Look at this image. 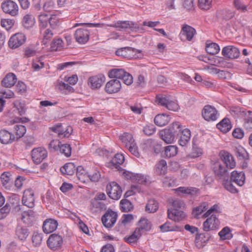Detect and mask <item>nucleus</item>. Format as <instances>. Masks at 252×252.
<instances>
[{"label":"nucleus","instance_id":"nucleus-22","mask_svg":"<svg viewBox=\"0 0 252 252\" xmlns=\"http://www.w3.org/2000/svg\"><path fill=\"white\" fill-rule=\"evenodd\" d=\"M231 184L232 185V182H234L239 186H242L245 181V173L241 171L238 172L237 171H233L231 173L230 180Z\"/></svg>","mask_w":252,"mask_h":252},{"label":"nucleus","instance_id":"nucleus-60","mask_svg":"<svg viewBox=\"0 0 252 252\" xmlns=\"http://www.w3.org/2000/svg\"><path fill=\"white\" fill-rule=\"evenodd\" d=\"M11 207L8 203H6L3 207L0 209V220L5 218L9 214Z\"/></svg>","mask_w":252,"mask_h":252},{"label":"nucleus","instance_id":"nucleus-4","mask_svg":"<svg viewBox=\"0 0 252 252\" xmlns=\"http://www.w3.org/2000/svg\"><path fill=\"white\" fill-rule=\"evenodd\" d=\"M202 116L204 119L207 122H214L218 119L219 113L214 106L207 105L202 110Z\"/></svg>","mask_w":252,"mask_h":252},{"label":"nucleus","instance_id":"nucleus-57","mask_svg":"<svg viewBox=\"0 0 252 252\" xmlns=\"http://www.w3.org/2000/svg\"><path fill=\"white\" fill-rule=\"evenodd\" d=\"M235 156L239 159H246L248 158V154L247 152L242 148H236L235 150Z\"/></svg>","mask_w":252,"mask_h":252},{"label":"nucleus","instance_id":"nucleus-55","mask_svg":"<svg viewBox=\"0 0 252 252\" xmlns=\"http://www.w3.org/2000/svg\"><path fill=\"white\" fill-rule=\"evenodd\" d=\"M195 188L191 187H180L175 189V192L179 195L182 194H190L194 191Z\"/></svg>","mask_w":252,"mask_h":252},{"label":"nucleus","instance_id":"nucleus-51","mask_svg":"<svg viewBox=\"0 0 252 252\" xmlns=\"http://www.w3.org/2000/svg\"><path fill=\"white\" fill-rule=\"evenodd\" d=\"M34 25L33 17L31 14L26 15L23 19V25L27 29L32 27Z\"/></svg>","mask_w":252,"mask_h":252},{"label":"nucleus","instance_id":"nucleus-17","mask_svg":"<svg viewBox=\"0 0 252 252\" xmlns=\"http://www.w3.org/2000/svg\"><path fill=\"white\" fill-rule=\"evenodd\" d=\"M125 161L124 156L121 154H117L108 163V166L112 169H116L119 171H122L123 169L120 167Z\"/></svg>","mask_w":252,"mask_h":252},{"label":"nucleus","instance_id":"nucleus-40","mask_svg":"<svg viewBox=\"0 0 252 252\" xmlns=\"http://www.w3.org/2000/svg\"><path fill=\"white\" fill-rule=\"evenodd\" d=\"M126 72L123 69L114 68L111 69L108 73V76L111 78L122 79L123 76L126 74Z\"/></svg>","mask_w":252,"mask_h":252},{"label":"nucleus","instance_id":"nucleus-19","mask_svg":"<svg viewBox=\"0 0 252 252\" xmlns=\"http://www.w3.org/2000/svg\"><path fill=\"white\" fill-rule=\"evenodd\" d=\"M135 52L140 53L141 51L132 47H126L118 49L116 51V54L118 56L130 59L133 57V54Z\"/></svg>","mask_w":252,"mask_h":252},{"label":"nucleus","instance_id":"nucleus-59","mask_svg":"<svg viewBox=\"0 0 252 252\" xmlns=\"http://www.w3.org/2000/svg\"><path fill=\"white\" fill-rule=\"evenodd\" d=\"M42 234L38 232H34L32 237V241L35 246H39L42 242Z\"/></svg>","mask_w":252,"mask_h":252},{"label":"nucleus","instance_id":"nucleus-38","mask_svg":"<svg viewBox=\"0 0 252 252\" xmlns=\"http://www.w3.org/2000/svg\"><path fill=\"white\" fill-rule=\"evenodd\" d=\"M65 47L64 41L61 38H55L51 43L52 51L61 50Z\"/></svg>","mask_w":252,"mask_h":252},{"label":"nucleus","instance_id":"nucleus-44","mask_svg":"<svg viewBox=\"0 0 252 252\" xmlns=\"http://www.w3.org/2000/svg\"><path fill=\"white\" fill-rule=\"evenodd\" d=\"M244 127L247 130L252 129V111L249 110V113L243 118Z\"/></svg>","mask_w":252,"mask_h":252},{"label":"nucleus","instance_id":"nucleus-15","mask_svg":"<svg viewBox=\"0 0 252 252\" xmlns=\"http://www.w3.org/2000/svg\"><path fill=\"white\" fill-rule=\"evenodd\" d=\"M121 88V83L117 79H112L108 81L105 87V92L109 94L118 92Z\"/></svg>","mask_w":252,"mask_h":252},{"label":"nucleus","instance_id":"nucleus-53","mask_svg":"<svg viewBox=\"0 0 252 252\" xmlns=\"http://www.w3.org/2000/svg\"><path fill=\"white\" fill-rule=\"evenodd\" d=\"M233 4L237 10L242 12L248 11V5L245 4L242 0H234Z\"/></svg>","mask_w":252,"mask_h":252},{"label":"nucleus","instance_id":"nucleus-27","mask_svg":"<svg viewBox=\"0 0 252 252\" xmlns=\"http://www.w3.org/2000/svg\"><path fill=\"white\" fill-rule=\"evenodd\" d=\"M160 137L166 143L170 144L173 143L175 138V136L170 131L168 128H165L159 132Z\"/></svg>","mask_w":252,"mask_h":252},{"label":"nucleus","instance_id":"nucleus-46","mask_svg":"<svg viewBox=\"0 0 252 252\" xmlns=\"http://www.w3.org/2000/svg\"><path fill=\"white\" fill-rule=\"evenodd\" d=\"M220 47L216 43L207 44L206 46V51L210 55H216L220 51Z\"/></svg>","mask_w":252,"mask_h":252},{"label":"nucleus","instance_id":"nucleus-47","mask_svg":"<svg viewBox=\"0 0 252 252\" xmlns=\"http://www.w3.org/2000/svg\"><path fill=\"white\" fill-rule=\"evenodd\" d=\"M26 132V128L24 126L17 124L14 126V132L16 136V139L17 140L24 136Z\"/></svg>","mask_w":252,"mask_h":252},{"label":"nucleus","instance_id":"nucleus-25","mask_svg":"<svg viewBox=\"0 0 252 252\" xmlns=\"http://www.w3.org/2000/svg\"><path fill=\"white\" fill-rule=\"evenodd\" d=\"M151 222L145 218H141L138 222V227L135 230V233H139L141 235L144 231H148L151 228Z\"/></svg>","mask_w":252,"mask_h":252},{"label":"nucleus","instance_id":"nucleus-18","mask_svg":"<svg viewBox=\"0 0 252 252\" xmlns=\"http://www.w3.org/2000/svg\"><path fill=\"white\" fill-rule=\"evenodd\" d=\"M221 160L223 162L227 168L233 169L236 166V162L233 157L227 152L220 153Z\"/></svg>","mask_w":252,"mask_h":252},{"label":"nucleus","instance_id":"nucleus-35","mask_svg":"<svg viewBox=\"0 0 252 252\" xmlns=\"http://www.w3.org/2000/svg\"><path fill=\"white\" fill-rule=\"evenodd\" d=\"M106 209L105 204L96 200L93 199L91 201V210L93 213L99 212Z\"/></svg>","mask_w":252,"mask_h":252},{"label":"nucleus","instance_id":"nucleus-5","mask_svg":"<svg viewBox=\"0 0 252 252\" xmlns=\"http://www.w3.org/2000/svg\"><path fill=\"white\" fill-rule=\"evenodd\" d=\"M106 192L109 197L113 200H118L122 193L121 187L115 182L109 183L106 186Z\"/></svg>","mask_w":252,"mask_h":252},{"label":"nucleus","instance_id":"nucleus-31","mask_svg":"<svg viewBox=\"0 0 252 252\" xmlns=\"http://www.w3.org/2000/svg\"><path fill=\"white\" fill-rule=\"evenodd\" d=\"M195 32L194 28L190 26L185 25L182 27L181 34L185 36L188 40L190 41L194 36Z\"/></svg>","mask_w":252,"mask_h":252},{"label":"nucleus","instance_id":"nucleus-58","mask_svg":"<svg viewBox=\"0 0 252 252\" xmlns=\"http://www.w3.org/2000/svg\"><path fill=\"white\" fill-rule=\"evenodd\" d=\"M56 8L55 2L52 0H48L44 3L43 9L44 11L50 12L55 10Z\"/></svg>","mask_w":252,"mask_h":252},{"label":"nucleus","instance_id":"nucleus-36","mask_svg":"<svg viewBox=\"0 0 252 252\" xmlns=\"http://www.w3.org/2000/svg\"><path fill=\"white\" fill-rule=\"evenodd\" d=\"M120 139L126 148L131 145V144L135 142L132 134L129 133H124L120 136Z\"/></svg>","mask_w":252,"mask_h":252},{"label":"nucleus","instance_id":"nucleus-34","mask_svg":"<svg viewBox=\"0 0 252 252\" xmlns=\"http://www.w3.org/2000/svg\"><path fill=\"white\" fill-rule=\"evenodd\" d=\"M60 171L63 175H72L75 172L76 166L73 163H67L60 168Z\"/></svg>","mask_w":252,"mask_h":252},{"label":"nucleus","instance_id":"nucleus-1","mask_svg":"<svg viewBox=\"0 0 252 252\" xmlns=\"http://www.w3.org/2000/svg\"><path fill=\"white\" fill-rule=\"evenodd\" d=\"M213 169L218 179L222 182V186L227 190L232 193L238 192V190L229 181V176L226 166L222 165L220 162H216L213 165Z\"/></svg>","mask_w":252,"mask_h":252},{"label":"nucleus","instance_id":"nucleus-2","mask_svg":"<svg viewBox=\"0 0 252 252\" xmlns=\"http://www.w3.org/2000/svg\"><path fill=\"white\" fill-rule=\"evenodd\" d=\"M156 101L158 104L166 107L169 110L177 111L179 109V106L176 101L171 100L169 97L165 95H157Z\"/></svg>","mask_w":252,"mask_h":252},{"label":"nucleus","instance_id":"nucleus-29","mask_svg":"<svg viewBox=\"0 0 252 252\" xmlns=\"http://www.w3.org/2000/svg\"><path fill=\"white\" fill-rule=\"evenodd\" d=\"M180 138L178 143L181 146H185L187 145L190 139L191 133L188 128H184L182 132L180 133Z\"/></svg>","mask_w":252,"mask_h":252},{"label":"nucleus","instance_id":"nucleus-6","mask_svg":"<svg viewBox=\"0 0 252 252\" xmlns=\"http://www.w3.org/2000/svg\"><path fill=\"white\" fill-rule=\"evenodd\" d=\"M118 214L111 209H108L101 218L103 225L107 228L112 227L117 220Z\"/></svg>","mask_w":252,"mask_h":252},{"label":"nucleus","instance_id":"nucleus-33","mask_svg":"<svg viewBox=\"0 0 252 252\" xmlns=\"http://www.w3.org/2000/svg\"><path fill=\"white\" fill-rule=\"evenodd\" d=\"M167 166L166 161L164 159L160 160L155 167V173L158 175H164L167 172Z\"/></svg>","mask_w":252,"mask_h":252},{"label":"nucleus","instance_id":"nucleus-32","mask_svg":"<svg viewBox=\"0 0 252 252\" xmlns=\"http://www.w3.org/2000/svg\"><path fill=\"white\" fill-rule=\"evenodd\" d=\"M169 115L163 113L157 115L154 119L155 124L159 126H163L166 125L170 121Z\"/></svg>","mask_w":252,"mask_h":252},{"label":"nucleus","instance_id":"nucleus-12","mask_svg":"<svg viewBox=\"0 0 252 252\" xmlns=\"http://www.w3.org/2000/svg\"><path fill=\"white\" fill-rule=\"evenodd\" d=\"M32 157L36 164H39L47 157V152L45 148L38 147L32 151Z\"/></svg>","mask_w":252,"mask_h":252},{"label":"nucleus","instance_id":"nucleus-54","mask_svg":"<svg viewBox=\"0 0 252 252\" xmlns=\"http://www.w3.org/2000/svg\"><path fill=\"white\" fill-rule=\"evenodd\" d=\"M207 208L208 203L207 202H203L199 206L193 208L192 213L194 216L197 217L206 211Z\"/></svg>","mask_w":252,"mask_h":252},{"label":"nucleus","instance_id":"nucleus-21","mask_svg":"<svg viewBox=\"0 0 252 252\" xmlns=\"http://www.w3.org/2000/svg\"><path fill=\"white\" fill-rule=\"evenodd\" d=\"M16 140L14 134L6 129L0 130V142L3 144L12 143Z\"/></svg>","mask_w":252,"mask_h":252},{"label":"nucleus","instance_id":"nucleus-41","mask_svg":"<svg viewBox=\"0 0 252 252\" xmlns=\"http://www.w3.org/2000/svg\"><path fill=\"white\" fill-rule=\"evenodd\" d=\"M159 228L161 231L162 232L171 231H178L180 230V227L176 225L175 224H172L168 221L160 225Z\"/></svg>","mask_w":252,"mask_h":252},{"label":"nucleus","instance_id":"nucleus-13","mask_svg":"<svg viewBox=\"0 0 252 252\" xmlns=\"http://www.w3.org/2000/svg\"><path fill=\"white\" fill-rule=\"evenodd\" d=\"M90 32L85 28L77 29L74 33L76 41L80 44H85L89 39Z\"/></svg>","mask_w":252,"mask_h":252},{"label":"nucleus","instance_id":"nucleus-61","mask_svg":"<svg viewBox=\"0 0 252 252\" xmlns=\"http://www.w3.org/2000/svg\"><path fill=\"white\" fill-rule=\"evenodd\" d=\"M15 23V20L10 19H3L1 20V25L5 28L6 30H9L12 28Z\"/></svg>","mask_w":252,"mask_h":252},{"label":"nucleus","instance_id":"nucleus-64","mask_svg":"<svg viewBox=\"0 0 252 252\" xmlns=\"http://www.w3.org/2000/svg\"><path fill=\"white\" fill-rule=\"evenodd\" d=\"M143 131L146 135L150 136L155 133L156 127L154 125H148L144 127Z\"/></svg>","mask_w":252,"mask_h":252},{"label":"nucleus","instance_id":"nucleus-56","mask_svg":"<svg viewBox=\"0 0 252 252\" xmlns=\"http://www.w3.org/2000/svg\"><path fill=\"white\" fill-rule=\"evenodd\" d=\"M39 26L42 28H46L49 23L50 17L46 14H41L38 17Z\"/></svg>","mask_w":252,"mask_h":252},{"label":"nucleus","instance_id":"nucleus-10","mask_svg":"<svg viewBox=\"0 0 252 252\" xmlns=\"http://www.w3.org/2000/svg\"><path fill=\"white\" fill-rule=\"evenodd\" d=\"M220 221L215 215H212L203 224V229L205 231L215 230L219 228Z\"/></svg>","mask_w":252,"mask_h":252},{"label":"nucleus","instance_id":"nucleus-24","mask_svg":"<svg viewBox=\"0 0 252 252\" xmlns=\"http://www.w3.org/2000/svg\"><path fill=\"white\" fill-rule=\"evenodd\" d=\"M105 77L103 75H97L90 77L88 79V85L93 89L99 88L104 81Z\"/></svg>","mask_w":252,"mask_h":252},{"label":"nucleus","instance_id":"nucleus-37","mask_svg":"<svg viewBox=\"0 0 252 252\" xmlns=\"http://www.w3.org/2000/svg\"><path fill=\"white\" fill-rule=\"evenodd\" d=\"M168 129L177 137L184 129L183 126L178 122L173 123L168 127Z\"/></svg>","mask_w":252,"mask_h":252},{"label":"nucleus","instance_id":"nucleus-45","mask_svg":"<svg viewBox=\"0 0 252 252\" xmlns=\"http://www.w3.org/2000/svg\"><path fill=\"white\" fill-rule=\"evenodd\" d=\"M178 153V148L176 146L169 145L165 148L164 155L167 158L173 157L177 155Z\"/></svg>","mask_w":252,"mask_h":252},{"label":"nucleus","instance_id":"nucleus-14","mask_svg":"<svg viewBox=\"0 0 252 252\" xmlns=\"http://www.w3.org/2000/svg\"><path fill=\"white\" fill-rule=\"evenodd\" d=\"M22 201L24 205L29 208H32L34 207V193L31 189H28L24 191Z\"/></svg>","mask_w":252,"mask_h":252},{"label":"nucleus","instance_id":"nucleus-23","mask_svg":"<svg viewBox=\"0 0 252 252\" xmlns=\"http://www.w3.org/2000/svg\"><path fill=\"white\" fill-rule=\"evenodd\" d=\"M229 112L235 119H243L249 113V111L242 107L233 106L230 108Z\"/></svg>","mask_w":252,"mask_h":252},{"label":"nucleus","instance_id":"nucleus-62","mask_svg":"<svg viewBox=\"0 0 252 252\" xmlns=\"http://www.w3.org/2000/svg\"><path fill=\"white\" fill-rule=\"evenodd\" d=\"M172 204L173 207V209L172 210L183 209L185 206L184 202L183 200L178 199L173 200Z\"/></svg>","mask_w":252,"mask_h":252},{"label":"nucleus","instance_id":"nucleus-20","mask_svg":"<svg viewBox=\"0 0 252 252\" xmlns=\"http://www.w3.org/2000/svg\"><path fill=\"white\" fill-rule=\"evenodd\" d=\"M58 222L53 219H47L43 223V231L47 234L53 232L56 230L58 227Z\"/></svg>","mask_w":252,"mask_h":252},{"label":"nucleus","instance_id":"nucleus-26","mask_svg":"<svg viewBox=\"0 0 252 252\" xmlns=\"http://www.w3.org/2000/svg\"><path fill=\"white\" fill-rule=\"evenodd\" d=\"M168 218L175 221H179L185 218L186 215L183 211L179 210H171L168 209L167 211Z\"/></svg>","mask_w":252,"mask_h":252},{"label":"nucleus","instance_id":"nucleus-52","mask_svg":"<svg viewBox=\"0 0 252 252\" xmlns=\"http://www.w3.org/2000/svg\"><path fill=\"white\" fill-rule=\"evenodd\" d=\"M219 235L221 240L230 239L232 237V235L230 234V229L229 227H224L219 233Z\"/></svg>","mask_w":252,"mask_h":252},{"label":"nucleus","instance_id":"nucleus-16","mask_svg":"<svg viewBox=\"0 0 252 252\" xmlns=\"http://www.w3.org/2000/svg\"><path fill=\"white\" fill-rule=\"evenodd\" d=\"M221 53L224 57L231 59L238 58L240 54L239 49L233 46L224 47Z\"/></svg>","mask_w":252,"mask_h":252},{"label":"nucleus","instance_id":"nucleus-43","mask_svg":"<svg viewBox=\"0 0 252 252\" xmlns=\"http://www.w3.org/2000/svg\"><path fill=\"white\" fill-rule=\"evenodd\" d=\"M158 208V203L155 199H150L148 201L145 210L149 213H155Z\"/></svg>","mask_w":252,"mask_h":252},{"label":"nucleus","instance_id":"nucleus-30","mask_svg":"<svg viewBox=\"0 0 252 252\" xmlns=\"http://www.w3.org/2000/svg\"><path fill=\"white\" fill-rule=\"evenodd\" d=\"M17 81L16 75L12 73L7 74L1 81L2 86L10 88L14 85Z\"/></svg>","mask_w":252,"mask_h":252},{"label":"nucleus","instance_id":"nucleus-11","mask_svg":"<svg viewBox=\"0 0 252 252\" xmlns=\"http://www.w3.org/2000/svg\"><path fill=\"white\" fill-rule=\"evenodd\" d=\"M51 130L58 134V137L60 139L68 137L72 132V128L71 126H68L66 128H62V124L59 123L54 126L50 128Z\"/></svg>","mask_w":252,"mask_h":252},{"label":"nucleus","instance_id":"nucleus-3","mask_svg":"<svg viewBox=\"0 0 252 252\" xmlns=\"http://www.w3.org/2000/svg\"><path fill=\"white\" fill-rule=\"evenodd\" d=\"M108 26L115 28L119 31H126L129 29L131 31H136L139 27L137 24L130 21H118Z\"/></svg>","mask_w":252,"mask_h":252},{"label":"nucleus","instance_id":"nucleus-50","mask_svg":"<svg viewBox=\"0 0 252 252\" xmlns=\"http://www.w3.org/2000/svg\"><path fill=\"white\" fill-rule=\"evenodd\" d=\"M10 173L9 172H4L0 176V180L1 184L6 189H8L10 187Z\"/></svg>","mask_w":252,"mask_h":252},{"label":"nucleus","instance_id":"nucleus-9","mask_svg":"<svg viewBox=\"0 0 252 252\" xmlns=\"http://www.w3.org/2000/svg\"><path fill=\"white\" fill-rule=\"evenodd\" d=\"M3 11L12 16H15L18 14V6L17 3L11 0L3 1L1 5Z\"/></svg>","mask_w":252,"mask_h":252},{"label":"nucleus","instance_id":"nucleus-8","mask_svg":"<svg viewBox=\"0 0 252 252\" xmlns=\"http://www.w3.org/2000/svg\"><path fill=\"white\" fill-rule=\"evenodd\" d=\"M26 40V35L21 32H18L13 35L8 41L10 48L17 49L25 43Z\"/></svg>","mask_w":252,"mask_h":252},{"label":"nucleus","instance_id":"nucleus-28","mask_svg":"<svg viewBox=\"0 0 252 252\" xmlns=\"http://www.w3.org/2000/svg\"><path fill=\"white\" fill-rule=\"evenodd\" d=\"M217 127L221 132L226 133L232 128V124L229 119L224 118L217 126Z\"/></svg>","mask_w":252,"mask_h":252},{"label":"nucleus","instance_id":"nucleus-63","mask_svg":"<svg viewBox=\"0 0 252 252\" xmlns=\"http://www.w3.org/2000/svg\"><path fill=\"white\" fill-rule=\"evenodd\" d=\"M212 0H198L199 7L205 10L209 9L212 4Z\"/></svg>","mask_w":252,"mask_h":252},{"label":"nucleus","instance_id":"nucleus-42","mask_svg":"<svg viewBox=\"0 0 252 252\" xmlns=\"http://www.w3.org/2000/svg\"><path fill=\"white\" fill-rule=\"evenodd\" d=\"M16 235L21 240H25L29 235L28 229L21 225H18L15 231Z\"/></svg>","mask_w":252,"mask_h":252},{"label":"nucleus","instance_id":"nucleus-49","mask_svg":"<svg viewBox=\"0 0 252 252\" xmlns=\"http://www.w3.org/2000/svg\"><path fill=\"white\" fill-rule=\"evenodd\" d=\"M121 210L123 212H128L133 209L132 203L127 199H122L120 201Z\"/></svg>","mask_w":252,"mask_h":252},{"label":"nucleus","instance_id":"nucleus-7","mask_svg":"<svg viewBox=\"0 0 252 252\" xmlns=\"http://www.w3.org/2000/svg\"><path fill=\"white\" fill-rule=\"evenodd\" d=\"M63 243L62 236L56 234H52L49 237L47 244L50 249L53 251L61 249Z\"/></svg>","mask_w":252,"mask_h":252},{"label":"nucleus","instance_id":"nucleus-48","mask_svg":"<svg viewBox=\"0 0 252 252\" xmlns=\"http://www.w3.org/2000/svg\"><path fill=\"white\" fill-rule=\"evenodd\" d=\"M87 173L90 180L94 182H98L101 176L99 171L95 168L92 169Z\"/></svg>","mask_w":252,"mask_h":252},{"label":"nucleus","instance_id":"nucleus-39","mask_svg":"<svg viewBox=\"0 0 252 252\" xmlns=\"http://www.w3.org/2000/svg\"><path fill=\"white\" fill-rule=\"evenodd\" d=\"M58 148L62 154L64 155L66 157H69L71 155V148L70 145L68 144H62L61 142H59Z\"/></svg>","mask_w":252,"mask_h":252}]
</instances>
